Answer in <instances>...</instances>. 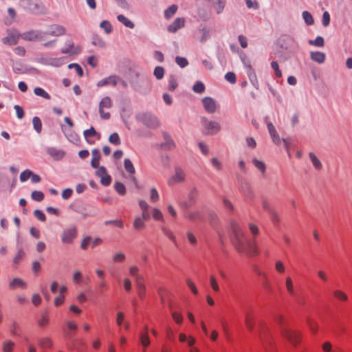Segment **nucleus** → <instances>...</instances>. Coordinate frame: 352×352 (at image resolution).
<instances>
[{
    "label": "nucleus",
    "instance_id": "obj_1",
    "mask_svg": "<svg viewBox=\"0 0 352 352\" xmlns=\"http://www.w3.org/2000/svg\"><path fill=\"white\" fill-rule=\"evenodd\" d=\"M232 235L230 239L238 252H246L250 256L257 254L258 250L254 241L248 240L241 226L235 221L231 222Z\"/></svg>",
    "mask_w": 352,
    "mask_h": 352
},
{
    "label": "nucleus",
    "instance_id": "obj_2",
    "mask_svg": "<svg viewBox=\"0 0 352 352\" xmlns=\"http://www.w3.org/2000/svg\"><path fill=\"white\" fill-rule=\"evenodd\" d=\"M113 106V102L110 97L105 96L102 98L99 102V113L102 119L108 120L110 118V113L105 112L104 109H111Z\"/></svg>",
    "mask_w": 352,
    "mask_h": 352
},
{
    "label": "nucleus",
    "instance_id": "obj_3",
    "mask_svg": "<svg viewBox=\"0 0 352 352\" xmlns=\"http://www.w3.org/2000/svg\"><path fill=\"white\" fill-rule=\"evenodd\" d=\"M281 334L294 345H296L300 342L301 333L299 331H294L289 329L281 327Z\"/></svg>",
    "mask_w": 352,
    "mask_h": 352
},
{
    "label": "nucleus",
    "instance_id": "obj_4",
    "mask_svg": "<svg viewBox=\"0 0 352 352\" xmlns=\"http://www.w3.org/2000/svg\"><path fill=\"white\" fill-rule=\"evenodd\" d=\"M77 236L76 228L72 227L63 230L61 234V241L64 244H71Z\"/></svg>",
    "mask_w": 352,
    "mask_h": 352
},
{
    "label": "nucleus",
    "instance_id": "obj_5",
    "mask_svg": "<svg viewBox=\"0 0 352 352\" xmlns=\"http://www.w3.org/2000/svg\"><path fill=\"white\" fill-rule=\"evenodd\" d=\"M201 123L204 128L207 130L208 133L215 134L221 130V125L218 122L208 120L206 118H202Z\"/></svg>",
    "mask_w": 352,
    "mask_h": 352
},
{
    "label": "nucleus",
    "instance_id": "obj_6",
    "mask_svg": "<svg viewBox=\"0 0 352 352\" xmlns=\"http://www.w3.org/2000/svg\"><path fill=\"white\" fill-rule=\"evenodd\" d=\"M24 7L33 13H40L43 11V7L38 0H24Z\"/></svg>",
    "mask_w": 352,
    "mask_h": 352
},
{
    "label": "nucleus",
    "instance_id": "obj_7",
    "mask_svg": "<svg viewBox=\"0 0 352 352\" xmlns=\"http://www.w3.org/2000/svg\"><path fill=\"white\" fill-rule=\"evenodd\" d=\"M81 47L75 45L72 40H68L65 43V46L61 49L63 54H68L70 55H76L81 52Z\"/></svg>",
    "mask_w": 352,
    "mask_h": 352
},
{
    "label": "nucleus",
    "instance_id": "obj_8",
    "mask_svg": "<svg viewBox=\"0 0 352 352\" xmlns=\"http://www.w3.org/2000/svg\"><path fill=\"white\" fill-rule=\"evenodd\" d=\"M21 37L23 39L29 41H41L43 39V33L36 30H30L26 32H24Z\"/></svg>",
    "mask_w": 352,
    "mask_h": 352
},
{
    "label": "nucleus",
    "instance_id": "obj_9",
    "mask_svg": "<svg viewBox=\"0 0 352 352\" xmlns=\"http://www.w3.org/2000/svg\"><path fill=\"white\" fill-rule=\"evenodd\" d=\"M96 175L100 178V182L103 186H109L111 183V176L107 174L106 168L104 166L98 167Z\"/></svg>",
    "mask_w": 352,
    "mask_h": 352
},
{
    "label": "nucleus",
    "instance_id": "obj_10",
    "mask_svg": "<svg viewBox=\"0 0 352 352\" xmlns=\"http://www.w3.org/2000/svg\"><path fill=\"white\" fill-rule=\"evenodd\" d=\"M118 80L119 76L116 75H111L99 80L97 82V87H101L107 85H111L116 87L118 84Z\"/></svg>",
    "mask_w": 352,
    "mask_h": 352
},
{
    "label": "nucleus",
    "instance_id": "obj_11",
    "mask_svg": "<svg viewBox=\"0 0 352 352\" xmlns=\"http://www.w3.org/2000/svg\"><path fill=\"white\" fill-rule=\"evenodd\" d=\"M186 174L184 171L179 167H176L175 168V174L172 176V177L169 179V184H173L175 183L182 182L185 180Z\"/></svg>",
    "mask_w": 352,
    "mask_h": 352
},
{
    "label": "nucleus",
    "instance_id": "obj_12",
    "mask_svg": "<svg viewBox=\"0 0 352 352\" xmlns=\"http://www.w3.org/2000/svg\"><path fill=\"white\" fill-rule=\"evenodd\" d=\"M202 104L205 110L209 113L216 111L217 105L214 100L210 97H205L202 99Z\"/></svg>",
    "mask_w": 352,
    "mask_h": 352
},
{
    "label": "nucleus",
    "instance_id": "obj_13",
    "mask_svg": "<svg viewBox=\"0 0 352 352\" xmlns=\"http://www.w3.org/2000/svg\"><path fill=\"white\" fill-rule=\"evenodd\" d=\"M66 32L65 28L60 25H52L47 31V34L51 36H60L64 35Z\"/></svg>",
    "mask_w": 352,
    "mask_h": 352
},
{
    "label": "nucleus",
    "instance_id": "obj_14",
    "mask_svg": "<svg viewBox=\"0 0 352 352\" xmlns=\"http://www.w3.org/2000/svg\"><path fill=\"white\" fill-rule=\"evenodd\" d=\"M267 127L268 132L270 135V137L272 140V142L275 144L279 145L281 142V139H280V136L278 135L273 124L272 122H267Z\"/></svg>",
    "mask_w": 352,
    "mask_h": 352
},
{
    "label": "nucleus",
    "instance_id": "obj_15",
    "mask_svg": "<svg viewBox=\"0 0 352 352\" xmlns=\"http://www.w3.org/2000/svg\"><path fill=\"white\" fill-rule=\"evenodd\" d=\"M185 25L184 18H177L174 21L168 25V31L172 33L176 32L178 30L183 28Z\"/></svg>",
    "mask_w": 352,
    "mask_h": 352
},
{
    "label": "nucleus",
    "instance_id": "obj_16",
    "mask_svg": "<svg viewBox=\"0 0 352 352\" xmlns=\"http://www.w3.org/2000/svg\"><path fill=\"white\" fill-rule=\"evenodd\" d=\"M144 123L151 128H156L159 126V122L157 119L149 114H145L143 119Z\"/></svg>",
    "mask_w": 352,
    "mask_h": 352
},
{
    "label": "nucleus",
    "instance_id": "obj_17",
    "mask_svg": "<svg viewBox=\"0 0 352 352\" xmlns=\"http://www.w3.org/2000/svg\"><path fill=\"white\" fill-rule=\"evenodd\" d=\"M210 36V30L204 27L199 30L197 38L201 43L206 41Z\"/></svg>",
    "mask_w": 352,
    "mask_h": 352
},
{
    "label": "nucleus",
    "instance_id": "obj_18",
    "mask_svg": "<svg viewBox=\"0 0 352 352\" xmlns=\"http://www.w3.org/2000/svg\"><path fill=\"white\" fill-rule=\"evenodd\" d=\"M2 41L8 45H14L18 43V36L13 33L8 32V35L3 38Z\"/></svg>",
    "mask_w": 352,
    "mask_h": 352
},
{
    "label": "nucleus",
    "instance_id": "obj_19",
    "mask_svg": "<svg viewBox=\"0 0 352 352\" xmlns=\"http://www.w3.org/2000/svg\"><path fill=\"white\" fill-rule=\"evenodd\" d=\"M311 59L319 64L323 63L325 60V54L321 52H311L310 53Z\"/></svg>",
    "mask_w": 352,
    "mask_h": 352
},
{
    "label": "nucleus",
    "instance_id": "obj_20",
    "mask_svg": "<svg viewBox=\"0 0 352 352\" xmlns=\"http://www.w3.org/2000/svg\"><path fill=\"white\" fill-rule=\"evenodd\" d=\"M245 324L248 330L252 331L254 327V317L250 311L245 314Z\"/></svg>",
    "mask_w": 352,
    "mask_h": 352
},
{
    "label": "nucleus",
    "instance_id": "obj_21",
    "mask_svg": "<svg viewBox=\"0 0 352 352\" xmlns=\"http://www.w3.org/2000/svg\"><path fill=\"white\" fill-rule=\"evenodd\" d=\"M92 159L91 165L93 168H97L99 167V161L100 159V153L98 149L94 148L91 151Z\"/></svg>",
    "mask_w": 352,
    "mask_h": 352
},
{
    "label": "nucleus",
    "instance_id": "obj_22",
    "mask_svg": "<svg viewBox=\"0 0 352 352\" xmlns=\"http://www.w3.org/2000/svg\"><path fill=\"white\" fill-rule=\"evenodd\" d=\"M9 286L11 289H14L17 287L23 289L25 288L26 284L22 279L19 278H15L10 282Z\"/></svg>",
    "mask_w": 352,
    "mask_h": 352
},
{
    "label": "nucleus",
    "instance_id": "obj_23",
    "mask_svg": "<svg viewBox=\"0 0 352 352\" xmlns=\"http://www.w3.org/2000/svg\"><path fill=\"white\" fill-rule=\"evenodd\" d=\"M309 156L315 169L320 170L322 168V164L317 156L313 152H310Z\"/></svg>",
    "mask_w": 352,
    "mask_h": 352
},
{
    "label": "nucleus",
    "instance_id": "obj_24",
    "mask_svg": "<svg viewBox=\"0 0 352 352\" xmlns=\"http://www.w3.org/2000/svg\"><path fill=\"white\" fill-rule=\"evenodd\" d=\"M14 342L11 340H6L2 343L3 352H12L14 347Z\"/></svg>",
    "mask_w": 352,
    "mask_h": 352
},
{
    "label": "nucleus",
    "instance_id": "obj_25",
    "mask_svg": "<svg viewBox=\"0 0 352 352\" xmlns=\"http://www.w3.org/2000/svg\"><path fill=\"white\" fill-rule=\"evenodd\" d=\"M117 19H118V21L122 23L124 25H125L127 28L133 29L135 27L134 23L131 20H129L127 17H126L125 16H124L122 14H119L117 16Z\"/></svg>",
    "mask_w": 352,
    "mask_h": 352
},
{
    "label": "nucleus",
    "instance_id": "obj_26",
    "mask_svg": "<svg viewBox=\"0 0 352 352\" xmlns=\"http://www.w3.org/2000/svg\"><path fill=\"white\" fill-rule=\"evenodd\" d=\"M144 221L145 220H144L142 217H140L139 216L135 217L133 223L134 229L136 230H140L143 229L145 226Z\"/></svg>",
    "mask_w": 352,
    "mask_h": 352
},
{
    "label": "nucleus",
    "instance_id": "obj_27",
    "mask_svg": "<svg viewBox=\"0 0 352 352\" xmlns=\"http://www.w3.org/2000/svg\"><path fill=\"white\" fill-rule=\"evenodd\" d=\"M164 142L162 146L167 149H172L175 147V143L172 138L167 133H164Z\"/></svg>",
    "mask_w": 352,
    "mask_h": 352
},
{
    "label": "nucleus",
    "instance_id": "obj_28",
    "mask_svg": "<svg viewBox=\"0 0 352 352\" xmlns=\"http://www.w3.org/2000/svg\"><path fill=\"white\" fill-rule=\"evenodd\" d=\"M186 217L192 221H202L204 219L201 212L199 210L188 212Z\"/></svg>",
    "mask_w": 352,
    "mask_h": 352
},
{
    "label": "nucleus",
    "instance_id": "obj_29",
    "mask_svg": "<svg viewBox=\"0 0 352 352\" xmlns=\"http://www.w3.org/2000/svg\"><path fill=\"white\" fill-rule=\"evenodd\" d=\"M285 287L287 289V292L291 295L294 296L295 294L294 288V284L292 278L290 276L286 277L285 279Z\"/></svg>",
    "mask_w": 352,
    "mask_h": 352
},
{
    "label": "nucleus",
    "instance_id": "obj_30",
    "mask_svg": "<svg viewBox=\"0 0 352 352\" xmlns=\"http://www.w3.org/2000/svg\"><path fill=\"white\" fill-rule=\"evenodd\" d=\"M136 285L138 296L141 299H144L146 296V286L144 283H138Z\"/></svg>",
    "mask_w": 352,
    "mask_h": 352
},
{
    "label": "nucleus",
    "instance_id": "obj_31",
    "mask_svg": "<svg viewBox=\"0 0 352 352\" xmlns=\"http://www.w3.org/2000/svg\"><path fill=\"white\" fill-rule=\"evenodd\" d=\"M34 93L35 95L41 96L47 100H50L51 98L50 95L41 87H36L34 89Z\"/></svg>",
    "mask_w": 352,
    "mask_h": 352
},
{
    "label": "nucleus",
    "instance_id": "obj_32",
    "mask_svg": "<svg viewBox=\"0 0 352 352\" xmlns=\"http://www.w3.org/2000/svg\"><path fill=\"white\" fill-rule=\"evenodd\" d=\"M212 3L217 14H220L223 12L225 7V1L221 0H213Z\"/></svg>",
    "mask_w": 352,
    "mask_h": 352
},
{
    "label": "nucleus",
    "instance_id": "obj_33",
    "mask_svg": "<svg viewBox=\"0 0 352 352\" xmlns=\"http://www.w3.org/2000/svg\"><path fill=\"white\" fill-rule=\"evenodd\" d=\"M161 229L163 234L165 236H166L170 240H171L175 245H177L176 239L173 232L165 226H162Z\"/></svg>",
    "mask_w": 352,
    "mask_h": 352
},
{
    "label": "nucleus",
    "instance_id": "obj_34",
    "mask_svg": "<svg viewBox=\"0 0 352 352\" xmlns=\"http://www.w3.org/2000/svg\"><path fill=\"white\" fill-rule=\"evenodd\" d=\"M177 87V78L173 76L170 75L168 77V88L170 91H173Z\"/></svg>",
    "mask_w": 352,
    "mask_h": 352
},
{
    "label": "nucleus",
    "instance_id": "obj_35",
    "mask_svg": "<svg viewBox=\"0 0 352 352\" xmlns=\"http://www.w3.org/2000/svg\"><path fill=\"white\" fill-rule=\"evenodd\" d=\"M32 124H33L34 130L38 133H40L42 130V122H41V119L37 116L34 117L32 118Z\"/></svg>",
    "mask_w": 352,
    "mask_h": 352
},
{
    "label": "nucleus",
    "instance_id": "obj_36",
    "mask_svg": "<svg viewBox=\"0 0 352 352\" xmlns=\"http://www.w3.org/2000/svg\"><path fill=\"white\" fill-rule=\"evenodd\" d=\"M177 6L176 5H172L169 6L165 11H164V16L166 19H170L177 12Z\"/></svg>",
    "mask_w": 352,
    "mask_h": 352
},
{
    "label": "nucleus",
    "instance_id": "obj_37",
    "mask_svg": "<svg viewBox=\"0 0 352 352\" xmlns=\"http://www.w3.org/2000/svg\"><path fill=\"white\" fill-rule=\"evenodd\" d=\"M302 15L307 25H311L314 24V20L310 12L308 11H303Z\"/></svg>",
    "mask_w": 352,
    "mask_h": 352
},
{
    "label": "nucleus",
    "instance_id": "obj_38",
    "mask_svg": "<svg viewBox=\"0 0 352 352\" xmlns=\"http://www.w3.org/2000/svg\"><path fill=\"white\" fill-rule=\"evenodd\" d=\"M109 142L111 144L116 145V146L120 145L121 143V141H120V138L118 133H111L109 137Z\"/></svg>",
    "mask_w": 352,
    "mask_h": 352
},
{
    "label": "nucleus",
    "instance_id": "obj_39",
    "mask_svg": "<svg viewBox=\"0 0 352 352\" xmlns=\"http://www.w3.org/2000/svg\"><path fill=\"white\" fill-rule=\"evenodd\" d=\"M48 64L54 67H60L64 64V58H50L48 60Z\"/></svg>",
    "mask_w": 352,
    "mask_h": 352
},
{
    "label": "nucleus",
    "instance_id": "obj_40",
    "mask_svg": "<svg viewBox=\"0 0 352 352\" xmlns=\"http://www.w3.org/2000/svg\"><path fill=\"white\" fill-rule=\"evenodd\" d=\"M125 170L130 174H134L135 170V168L129 159H125L124 162Z\"/></svg>",
    "mask_w": 352,
    "mask_h": 352
},
{
    "label": "nucleus",
    "instance_id": "obj_41",
    "mask_svg": "<svg viewBox=\"0 0 352 352\" xmlns=\"http://www.w3.org/2000/svg\"><path fill=\"white\" fill-rule=\"evenodd\" d=\"M309 44L320 47H323L324 45V38L320 36H317L315 40H309Z\"/></svg>",
    "mask_w": 352,
    "mask_h": 352
},
{
    "label": "nucleus",
    "instance_id": "obj_42",
    "mask_svg": "<svg viewBox=\"0 0 352 352\" xmlns=\"http://www.w3.org/2000/svg\"><path fill=\"white\" fill-rule=\"evenodd\" d=\"M100 27L102 29H104L106 34H110L113 31V28L111 23L108 21H102L100 24Z\"/></svg>",
    "mask_w": 352,
    "mask_h": 352
},
{
    "label": "nucleus",
    "instance_id": "obj_43",
    "mask_svg": "<svg viewBox=\"0 0 352 352\" xmlns=\"http://www.w3.org/2000/svg\"><path fill=\"white\" fill-rule=\"evenodd\" d=\"M31 198L36 201H41L44 199V194L41 191L34 190L31 193Z\"/></svg>",
    "mask_w": 352,
    "mask_h": 352
},
{
    "label": "nucleus",
    "instance_id": "obj_44",
    "mask_svg": "<svg viewBox=\"0 0 352 352\" xmlns=\"http://www.w3.org/2000/svg\"><path fill=\"white\" fill-rule=\"evenodd\" d=\"M153 75L157 80L163 78L164 75V69L161 66H157L155 68Z\"/></svg>",
    "mask_w": 352,
    "mask_h": 352
},
{
    "label": "nucleus",
    "instance_id": "obj_45",
    "mask_svg": "<svg viewBox=\"0 0 352 352\" xmlns=\"http://www.w3.org/2000/svg\"><path fill=\"white\" fill-rule=\"evenodd\" d=\"M38 343L43 348H50L52 346V341L49 338H43L40 339Z\"/></svg>",
    "mask_w": 352,
    "mask_h": 352
},
{
    "label": "nucleus",
    "instance_id": "obj_46",
    "mask_svg": "<svg viewBox=\"0 0 352 352\" xmlns=\"http://www.w3.org/2000/svg\"><path fill=\"white\" fill-rule=\"evenodd\" d=\"M254 165L263 174L265 172V164L263 162H261L256 158L252 160Z\"/></svg>",
    "mask_w": 352,
    "mask_h": 352
},
{
    "label": "nucleus",
    "instance_id": "obj_47",
    "mask_svg": "<svg viewBox=\"0 0 352 352\" xmlns=\"http://www.w3.org/2000/svg\"><path fill=\"white\" fill-rule=\"evenodd\" d=\"M192 90L197 94H202L205 91V85L203 82L197 81L192 87Z\"/></svg>",
    "mask_w": 352,
    "mask_h": 352
},
{
    "label": "nucleus",
    "instance_id": "obj_48",
    "mask_svg": "<svg viewBox=\"0 0 352 352\" xmlns=\"http://www.w3.org/2000/svg\"><path fill=\"white\" fill-rule=\"evenodd\" d=\"M333 296L339 300L346 301L348 299L347 295L341 290H335Z\"/></svg>",
    "mask_w": 352,
    "mask_h": 352
},
{
    "label": "nucleus",
    "instance_id": "obj_49",
    "mask_svg": "<svg viewBox=\"0 0 352 352\" xmlns=\"http://www.w3.org/2000/svg\"><path fill=\"white\" fill-rule=\"evenodd\" d=\"M115 189L120 195H124L126 193L125 186L121 182H116L115 184Z\"/></svg>",
    "mask_w": 352,
    "mask_h": 352
},
{
    "label": "nucleus",
    "instance_id": "obj_50",
    "mask_svg": "<svg viewBox=\"0 0 352 352\" xmlns=\"http://www.w3.org/2000/svg\"><path fill=\"white\" fill-rule=\"evenodd\" d=\"M152 216L155 220H157V221H163L164 220L163 214L158 208H153V212H152Z\"/></svg>",
    "mask_w": 352,
    "mask_h": 352
},
{
    "label": "nucleus",
    "instance_id": "obj_51",
    "mask_svg": "<svg viewBox=\"0 0 352 352\" xmlns=\"http://www.w3.org/2000/svg\"><path fill=\"white\" fill-rule=\"evenodd\" d=\"M49 322V317L47 312H44L41 314V318L38 320V324L41 327H44Z\"/></svg>",
    "mask_w": 352,
    "mask_h": 352
},
{
    "label": "nucleus",
    "instance_id": "obj_52",
    "mask_svg": "<svg viewBox=\"0 0 352 352\" xmlns=\"http://www.w3.org/2000/svg\"><path fill=\"white\" fill-rule=\"evenodd\" d=\"M307 323L311 333L316 334L319 328L318 324L316 322L311 320H308Z\"/></svg>",
    "mask_w": 352,
    "mask_h": 352
},
{
    "label": "nucleus",
    "instance_id": "obj_53",
    "mask_svg": "<svg viewBox=\"0 0 352 352\" xmlns=\"http://www.w3.org/2000/svg\"><path fill=\"white\" fill-rule=\"evenodd\" d=\"M83 134L87 140L89 138L95 137L98 135L96 131L93 126H91L90 129L85 130Z\"/></svg>",
    "mask_w": 352,
    "mask_h": 352
},
{
    "label": "nucleus",
    "instance_id": "obj_54",
    "mask_svg": "<svg viewBox=\"0 0 352 352\" xmlns=\"http://www.w3.org/2000/svg\"><path fill=\"white\" fill-rule=\"evenodd\" d=\"M140 342L144 347H146L150 344V339L147 332H145L140 336Z\"/></svg>",
    "mask_w": 352,
    "mask_h": 352
},
{
    "label": "nucleus",
    "instance_id": "obj_55",
    "mask_svg": "<svg viewBox=\"0 0 352 352\" xmlns=\"http://www.w3.org/2000/svg\"><path fill=\"white\" fill-rule=\"evenodd\" d=\"M32 172L28 169L25 170L20 174V180L22 182H26L29 178L31 177Z\"/></svg>",
    "mask_w": 352,
    "mask_h": 352
},
{
    "label": "nucleus",
    "instance_id": "obj_56",
    "mask_svg": "<svg viewBox=\"0 0 352 352\" xmlns=\"http://www.w3.org/2000/svg\"><path fill=\"white\" fill-rule=\"evenodd\" d=\"M198 195V190L196 188H193L189 192L190 204H192L195 202L196 198Z\"/></svg>",
    "mask_w": 352,
    "mask_h": 352
},
{
    "label": "nucleus",
    "instance_id": "obj_57",
    "mask_svg": "<svg viewBox=\"0 0 352 352\" xmlns=\"http://www.w3.org/2000/svg\"><path fill=\"white\" fill-rule=\"evenodd\" d=\"M125 259V254L122 252H117L113 255L112 260L114 262H122Z\"/></svg>",
    "mask_w": 352,
    "mask_h": 352
},
{
    "label": "nucleus",
    "instance_id": "obj_58",
    "mask_svg": "<svg viewBox=\"0 0 352 352\" xmlns=\"http://www.w3.org/2000/svg\"><path fill=\"white\" fill-rule=\"evenodd\" d=\"M271 67L274 69L276 76L278 78L282 76V72L279 69L278 64L276 61H272L271 63Z\"/></svg>",
    "mask_w": 352,
    "mask_h": 352
},
{
    "label": "nucleus",
    "instance_id": "obj_59",
    "mask_svg": "<svg viewBox=\"0 0 352 352\" xmlns=\"http://www.w3.org/2000/svg\"><path fill=\"white\" fill-rule=\"evenodd\" d=\"M175 62L179 66H180L182 68L185 67L188 64L187 59L186 58L181 56H177L175 58Z\"/></svg>",
    "mask_w": 352,
    "mask_h": 352
},
{
    "label": "nucleus",
    "instance_id": "obj_60",
    "mask_svg": "<svg viewBox=\"0 0 352 352\" xmlns=\"http://www.w3.org/2000/svg\"><path fill=\"white\" fill-rule=\"evenodd\" d=\"M34 215L38 220L42 222H44L46 220L45 214L40 210H35L34 211Z\"/></svg>",
    "mask_w": 352,
    "mask_h": 352
},
{
    "label": "nucleus",
    "instance_id": "obj_61",
    "mask_svg": "<svg viewBox=\"0 0 352 352\" xmlns=\"http://www.w3.org/2000/svg\"><path fill=\"white\" fill-rule=\"evenodd\" d=\"M159 193L155 188L151 189L150 200L152 202H157L159 200Z\"/></svg>",
    "mask_w": 352,
    "mask_h": 352
},
{
    "label": "nucleus",
    "instance_id": "obj_62",
    "mask_svg": "<svg viewBox=\"0 0 352 352\" xmlns=\"http://www.w3.org/2000/svg\"><path fill=\"white\" fill-rule=\"evenodd\" d=\"M322 23L324 27H327L330 23V15L327 11H325L322 14Z\"/></svg>",
    "mask_w": 352,
    "mask_h": 352
},
{
    "label": "nucleus",
    "instance_id": "obj_63",
    "mask_svg": "<svg viewBox=\"0 0 352 352\" xmlns=\"http://www.w3.org/2000/svg\"><path fill=\"white\" fill-rule=\"evenodd\" d=\"M262 206L263 208L269 213H271L272 211L274 210L271 204L267 199H263L262 201Z\"/></svg>",
    "mask_w": 352,
    "mask_h": 352
},
{
    "label": "nucleus",
    "instance_id": "obj_64",
    "mask_svg": "<svg viewBox=\"0 0 352 352\" xmlns=\"http://www.w3.org/2000/svg\"><path fill=\"white\" fill-rule=\"evenodd\" d=\"M225 78L228 82H229L232 84H234L236 80L235 74L233 72H230L226 73V74L225 75Z\"/></svg>",
    "mask_w": 352,
    "mask_h": 352
}]
</instances>
